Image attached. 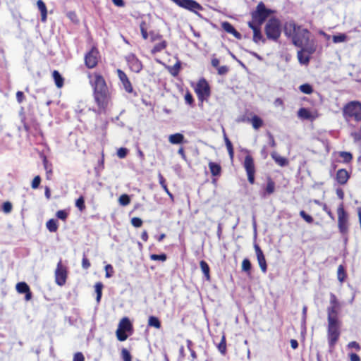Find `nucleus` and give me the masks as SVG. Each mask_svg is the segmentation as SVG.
<instances>
[{"label": "nucleus", "mask_w": 361, "mask_h": 361, "mask_svg": "<svg viewBox=\"0 0 361 361\" xmlns=\"http://www.w3.org/2000/svg\"><path fill=\"white\" fill-rule=\"evenodd\" d=\"M89 78L93 88L94 100L99 108L104 111L111 99V89L101 75L95 73L92 77L89 75Z\"/></svg>", "instance_id": "obj_1"}, {"label": "nucleus", "mask_w": 361, "mask_h": 361, "mask_svg": "<svg viewBox=\"0 0 361 361\" xmlns=\"http://www.w3.org/2000/svg\"><path fill=\"white\" fill-rule=\"evenodd\" d=\"M285 34L291 37L292 43L297 47H302L310 38V32L306 28L296 25L294 22H290L285 27Z\"/></svg>", "instance_id": "obj_2"}, {"label": "nucleus", "mask_w": 361, "mask_h": 361, "mask_svg": "<svg viewBox=\"0 0 361 361\" xmlns=\"http://www.w3.org/2000/svg\"><path fill=\"white\" fill-rule=\"evenodd\" d=\"M343 114L348 121L354 120L357 122L361 121V103L352 101L346 104L343 109Z\"/></svg>", "instance_id": "obj_3"}, {"label": "nucleus", "mask_w": 361, "mask_h": 361, "mask_svg": "<svg viewBox=\"0 0 361 361\" xmlns=\"http://www.w3.org/2000/svg\"><path fill=\"white\" fill-rule=\"evenodd\" d=\"M264 32L267 39L277 42L281 33L280 20L276 18H270L265 25Z\"/></svg>", "instance_id": "obj_4"}, {"label": "nucleus", "mask_w": 361, "mask_h": 361, "mask_svg": "<svg viewBox=\"0 0 361 361\" xmlns=\"http://www.w3.org/2000/svg\"><path fill=\"white\" fill-rule=\"evenodd\" d=\"M341 322L339 319L328 320L327 338L330 348H333L341 334Z\"/></svg>", "instance_id": "obj_5"}, {"label": "nucleus", "mask_w": 361, "mask_h": 361, "mask_svg": "<svg viewBox=\"0 0 361 361\" xmlns=\"http://www.w3.org/2000/svg\"><path fill=\"white\" fill-rule=\"evenodd\" d=\"M273 13V11L266 8L265 4L260 1L255 11L251 13L252 20L262 25L266 19Z\"/></svg>", "instance_id": "obj_6"}, {"label": "nucleus", "mask_w": 361, "mask_h": 361, "mask_svg": "<svg viewBox=\"0 0 361 361\" xmlns=\"http://www.w3.org/2000/svg\"><path fill=\"white\" fill-rule=\"evenodd\" d=\"M337 214L338 230L341 234H346L348 231V216L343 208V204H341L338 207Z\"/></svg>", "instance_id": "obj_7"}, {"label": "nucleus", "mask_w": 361, "mask_h": 361, "mask_svg": "<svg viewBox=\"0 0 361 361\" xmlns=\"http://www.w3.org/2000/svg\"><path fill=\"white\" fill-rule=\"evenodd\" d=\"M195 91L198 97L199 100L202 102L207 99L211 93L210 87L204 78H201L198 81L195 88Z\"/></svg>", "instance_id": "obj_8"}, {"label": "nucleus", "mask_w": 361, "mask_h": 361, "mask_svg": "<svg viewBox=\"0 0 361 361\" xmlns=\"http://www.w3.org/2000/svg\"><path fill=\"white\" fill-rule=\"evenodd\" d=\"M178 6L197 13L203 9L202 6L195 0H171Z\"/></svg>", "instance_id": "obj_9"}, {"label": "nucleus", "mask_w": 361, "mask_h": 361, "mask_svg": "<svg viewBox=\"0 0 361 361\" xmlns=\"http://www.w3.org/2000/svg\"><path fill=\"white\" fill-rule=\"evenodd\" d=\"M244 168L246 171L247 180L250 184H254L255 183V167L254 164L253 158L250 155H247L245 157Z\"/></svg>", "instance_id": "obj_10"}, {"label": "nucleus", "mask_w": 361, "mask_h": 361, "mask_svg": "<svg viewBox=\"0 0 361 361\" xmlns=\"http://www.w3.org/2000/svg\"><path fill=\"white\" fill-rule=\"evenodd\" d=\"M99 53L96 48H92L90 51H89L85 55V64L88 68H94L98 63Z\"/></svg>", "instance_id": "obj_11"}, {"label": "nucleus", "mask_w": 361, "mask_h": 361, "mask_svg": "<svg viewBox=\"0 0 361 361\" xmlns=\"http://www.w3.org/2000/svg\"><path fill=\"white\" fill-rule=\"evenodd\" d=\"M56 283L59 286L65 284L67 278L66 268L62 265L61 260L57 264V267L55 271Z\"/></svg>", "instance_id": "obj_12"}, {"label": "nucleus", "mask_w": 361, "mask_h": 361, "mask_svg": "<svg viewBox=\"0 0 361 361\" xmlns=\"http://www.w3.org/2000/svg\"><path fill=\"white\" fill-rule=\"evenodd\" d=\"M117 75L121 81L123 88L128 93L133 92V87L127 75L121 69H117Z\"/></svg>", "instance_id": "obj_13"}, {"label": "nucleus", "mask_w": 361, "mask_h": 361, "mask_svg": "<svg viewBox=\"0 0 361 361\" xmlns=\"http://www.w3.org/2000/svg\"><path fill=\"white\" fill-rule=\"evenodd\" d=\"M128 64L132 71L135 73H140L142 69V64L141 61L134 55L130 54L127 58Z\"/></svg>", "instance_id": "obj_14"}, {"label": "nucleus", "mask_w": 361, "mask_h": 361, "mask_svg": "<svg viewBox=\"0 0 361 361\" xmlns=\"http://www.w3.org/2000/svg\"><path fill=\"white\" fill-rule=\"evenodd\" d=\"M254 248L256 252L257 259L259 267L263 273H266L267 270V265L264 255L261 250L260 247L257 244L254 245Z\"/></svg>", "instance_id": "obj_15"}, {"label": "nucleus", "mask_w": 361, "mask_h": 361, "mask_svg": "<svg viewBox=\"0 0 361 361\" xmlns=\"http://www.w3.org/2000/svg\"><path fill=\"white\" fill-rule=\"evenodd\" d=\"M300 50L309 55L313 54L317 50V44L314 39H308V42H305L303 47H300Z\"/></svg>", "instance_id": "obj_16"}, {"label": "nucleus", "mask_w": 361, "mask_h": 361, "mask_svg": "<svg viewBox=\"0 0 361 361\" xmlns=\"http://www.w3.org/2000/svg\"><path fill=\"white\" fill-rule=\"evenodd\" d=\"M221 27L226 32L232 34L236 39H240L241 34L238 32L229 22H223Z\"/></svg>", "instance_id": "obj_17"}, {"label": "nucleus", "mask_w": 361, "mask_h": 361, "mask_svg": "<svg viewBox=\"0 0 361 361\" xmlns=\"http://www.w3.org/2000/svg\"><path fill=\"white\" fill-rule=\"evenodd\" d=\"M349 178L350 174L345 169H339L336 173V180L341 185L345 184Z\"/></svg>", "instance_id": "obj_18"}, {"label": "nucleus", "mask_w": 361, "mask_h": 361, "mask_svg": "<svg viewBox=\"0 0 361 361\" xmlns=\"http://www.w3.org/2000/svg\"><path fill=\"white\" fill-rule=\"evenodd\" d=\"M340 307L329 306L327 307V320H336L338 319Z\"/></svg>", "instance_id": "obj_19"}, {"label": "nucleus", "mask_w": 361, "mask_h": 361, "mask_svg": "<svg viewBox=\"0 0 361 361\" xmlns=\"http://www.w3.org/2000/svg\"><path fill=\"white\" fill-rule=\"evenodd\" d=\"M271 156L274 161L281 167L286 166L288 164V160L286 158L280 156L276 152H272Z\"/></svg>", "instance_id": "obj_20"}, {"label": "nucleus", "mask_w": 361, "mask_h": 361, "mask_svg": "<svg viewBox=\"0 0 361 361\" xmlns=\"http://www.w3.org/2000/svg\"><path fill=\"white\" fill-rule=\"evenodd\" d=\"M37 6L41 13V20L45 22L47 17V9L44 2L42 0H37Z\"/></svg>", "instance_id": "obj_21"}, {"label": "nucleus", "mask_w": 361, "mask_h": 361, "mask_svg": "<svg viewBox=\"0 0 361 361\" xmlns=\"http://www.w3.org/2000/svg\"><path fill=\"white\" fill-rule=\"evenodd\" d=\"M298 116L300 118L311 121L314 120L315 118L307 109L304 107H302L298 110Z\"/></svg>", "instance_id": "obj_22"}, {"label": "nucleus", "mask_w": 361, "mask_h": 361, "mask_svg": "<svg viewBox=\"0 0 361 361\" xmlns=\"http://www.w3.org/2000/svg\"><path fill=\"white\" fill-rule=\"evenodd\" d=\"M184 135L181 133H175L170 135L169 137V141L173 145L181 144L184 142Z\"/></svg>", "instance_id": "obj_23"}, {"label": "nucleus", "mask_w": 361, "mask_h": 361, "mask_svg": "<svg viewBox=\"0 0 361 361\" xmlns=\"http://www.w3.org/2000/svg\"><path fill=\"white\" fill-rule=\"evenodd\" d=\"M266 41L267 39L263 37L260 27H259L257 29H254L253 42H255L256 44H259V42L265 44Z\"/></svg>", "instance_id": "obj_24"}, {"label": "nucleus", "mask_w": 361, "mask_h": 361, "mask_svg": "<svg viewBox=\"0 0 361 361\" xmlns=\"http://www.w3.org/2000/svg\"><path fill=\"white\" fill-rule=\"evenodd\" d=\"M209 168L213 176H218L221 174V167L220 164L216 162L210 161L209 163Z\"/></svg>", "instance_id": "obj_25"}, {"label": "nucleus", "mask_w": 361, "mask_h": 361, "mask_svg": "<svg viewBox=\"0 0 361 361\" xmlns=\"http://www.w3.org/2000/svg\"><path fill=\"white\" fill-rule=\"evenodd\" d=\"M132 324L128 317H123L119 322L118 329H122L123 331H128L131 330Z\"/></svg>", "instance_id": "obj_26"}, {"label": "nucleus", "mask_w": 361, "mask_h": 361, "mask_svg": "<svg viewBox=\"0 0 361 361\" xmlns=\"http://www.w3.org/2000/svg\"><path fill=\"white\" fill-rule=\"evenodd\" d=\"M305 52L299 50L297 53L299 63L302 65H307L310 61V55H305Z\"/></svg>", "instance_id": "obj_27"}, {"label": "nucleus", "mask_w": 361, "mask_h": 361, "mask_svg": "<svg viewBox=\"0 0 361 361\" xmlns=\"http://www.w3.org/2000/svg\"><path fill=\"white\" fill-rule=\"evenodd\" d=\"M200 265L202 271L203 272L206 279L207 281H209L210 280V274H209L210 269H209L208 264L205 261L202 260L200 262Z\"/></svg>", "instance_id": "obj_28"}, {"label": "nucleus", "mask_w": 361, "mask_h": 361, "mask_svg": "<svg viewBox=\"0 0 361 361\" xmlns=\"http://www.w3.org/2000/svg\"><path fill=\"white\" fill-rule=\"evenodd\" d=\"M55 84L57 87L60 88L63 85V78L57 71H54L52 73Z\"/></svg>", "instance_id": "obj_29"}, {"label": "nucleus", "mask_w": 361, "mask_h": 361, "mask_svg": "<svg viewBox=\"0 0 361 361\" xmlns=\"http://www.w3.org/2000/svg\"><path fill=\"white\" fill-rule=\"evenodd\" d=\"M250 122L252 123V127L255 129V130H257L259 129L260 127L262 126L263 125V121L262 119L257 116V115H254L251 119H250Z\"/></svg>", "instance_id": "obj_30"}, {"label": "nucleus", "mask_w": 361, "mask_h": 361, "mask_svg": "<svg viewBox=\"0 0 361 361\" xmlns=\"http://www.w3.org/2000/svg\"><path fill=\"white\" fill-rule=\"evenodd\" d=\"M159 183L160 185H161L162 188L164 189V190L166 192V194L169 196V197L171 198V200L172 201H173V194L169 190L168 188H167V185L165 183V179L163 177V176L159 173Z\"/></svg>", "instance_id": "obj_31"}, {"label": "nucleus", "mask_w": 361, "mask_h": 361, "mask_svg": "<svg viewBox=\"0 0 361 361\" xmlns=\"http://www.w3.org/2000/svg\"><path fill=\"white\" fill-rule=\"evenodd\" d=\"M47 228L51 233L56 232L58 229L57 221L54 219H49L46 224Z\"/></svg>", "instance_id": "obj_32"}, {"label": "nucleus", "mask_w": 361, "mask_h": 361, "mask_svg": "<svg viewBox=\"0 0 361 361\" xmlns=\"http://www.w3.org/2000/svg\"><path fill=\"white\" fill-rule=\"evenodd\" d=\"M332 40L335 44L344 42L348 40V36L345 33H339L338 35H333Z\"/></svg>", "instance_id": "obj_33"}, {"label": "nucleus", "mask_w": 361, "mask_h": 361, "mask_svg": "<svg viewBox=\"0 0 361 361\" xmlns=\"http://www.w3.org/2000/svg\"><path fill=\"white\" fill-rule=\"evenodd\" d=\"M167 46V42L165 40H163L160 43H158L154 45L153 49H152L151 52L152 54H154L156 53L161 51L163 49H164Z\"/></svg>", "instance_id": "obj_34"}, {"label": "nucleus", "mask_w": 361, "mask_h": 361, "mask_svg": "<svg viewBox=\"0 0 361 361\" xmlns=\"http://www.w3.org/2000/svg\"><path fill=\"white\" fill-rule=\"evenodd\" d=\"M148 325L155 327L156 329H159L161 327V322L157 317L150 316L148 319Z\"/></svg>", "instance_id": "obj_35"}, {"label": "nucleus", "mask_w": 361, "mask_h": 361, "mask_svg": "<svg viewBox=\"0 0 361 361\" xmlns=\"http://www.w3.org/2000/svg\"><path fill=\"white\" fill-rule=\"evenodd\" d=\"M224 140H225L226 146L228 149V152L230 156V158L232 159L233 158V155H234L233 147V145H232L231 142L228 138V137L226 135V134H224Z\"/></svg>", "instance_id": "obj_36"}, {"label": "nucleus", "mask_w": 361, "mask_h": 361, "mask_svg": "<svg viewBox=\"0 0 361 361\" xmlns=\"http://www.w3.org/2000/svg\"><path fill=\"white\" fill-rule=\"evenodd\" d=\"M16 288L19 293H24L28 292L30 287L25 282H19L16 284Z\"/></svg>", "instance_id": "obj_37"}, {"label": "nucleus", "mask_w": 361, "mask_h": 361, "mask_svg": "<svg viewBox=\"0 0 361 361\" xmlns=\"http://www.w3.org/2000/svg\"><path fill=\"white\" fill-rule=\"evenodd\" d=\"M181 68V63L179 60L176 61V63L169 69L170 73L173 76H176L180 72Z\"/></svg>", "instance_id": "obj_38"}, {"label": "nucleus", "mask_w": 361, "mask_h": 361, "mask_svg": "<svg viewBox=\"0 0 361 361\" xmlns=\"http://www.w3.org/2000/svg\"><path fill=\"white\" fill-rule=\"evenodd\" d=\"M217 348L219 351L222 354L224 355L226 352V337L224 335L222 336L221 340L219 345H217Z\"/></svg>", "instance_id": "obj_39"}, {"label": "nucleus", "mask_w": 361, "mask_h": 361, "mask_svg": "<svg viewBox=\"0 0 361 361\" xmlns=\"http://www.w3.org/2000/svg\"><path fill=\"white\" fill-rule=\"evenodd\" d=\"M251 268H252V264H251L250 261L247 258L244 259L242 262V271L250 274Z\"/></svg>", "instance_id": "obj_40"}, {"label": "nucleus", "mask_w": 361, "mask_h": 361, "mask_svg": "<svg viewBox=\"0 0 361 361\" xmlns=\"http://www.w3.org/2000/svg\"><path fill=\"white\" fill-rule=\"evenodd\" d=\"M299 89L302 93H305L307 94H310L312 93V92H313V88H312V85H310L308 83H305V84L301 85L299 87Z\"/></svg>", "instance_id": "obj_41"}, {"label": "nucleus", "mask_w": 361, "mask_h": 361, "mask_svg": "<svg viewBox=\"0 0 361 361\" xmlns=\"http://www.w3.org/2000/svg\"><path fill=\"white\" fill-rule=\"evenodd\" d=\"M94 288H95V292L97 293L96 300L99 302L101 300L102 295L103 285L102 283L99 282L95 284Z\"/></svg>", "instance_id": "obj_42"}, {"label": "nucleus", "mask_w": 361, "mask_h": 361, "mask_svg": "<svg viewBox=\"0 0 361 361\" xmlns=\"http://www.w3.org/2000/svg\"><path fill=\"white\" fill-rule=\"evenodd\" d=\"M274 189H275V183L271 178H269L267 180V185L266 187V192L268 195H271L274 192Z\"/></svg>", "instance_id": "obj_43"}, {"label": "nucleus", "mask_w": 361, "mask_h": 361, "mask_svg": "<svg viewBox=\"0 0 361 361\" xmlns=\"http://www.w3.org/2000/svg\"><path fill=\"white\" fill-rule=\"evenodd\" d=\"M118 201L121 205L126 206L130 204V198L128 195L123 194L120 196Z\"/></svg>", "instance_id": "obj_44"}, {"label": "nucleus", "mask_w": 361, "mask_h": 361, "mask_svg": "<svg viewBox=\"0 0 361 361\" xmlns=\"http://www.w3.org/2000/svg\"><path fill=\"white\" fill-rule=\"evenodd\" d=\"M166 255L164 253L157 255V254H152L150 255V259L154 261H161L164 262L166 260Z\"/></svg>", "instance_id": "obj_45"}, {"label": "nucleus", "mask_w": 361, "mask_h": 361, "mask_svg": "<svg viewBox=\"0 0 361 361\" xmlns=\"http://www.w3.org/2000/svg\"><path fill=\"white\" fill-rule=\"evenodd\" d=\"M126 331H123L122 329L116 330V336L118 341H124L127 339L128 335L126 333Z\"/></svg>", "instance_id": "obj_46"}, {"label": "nucleus", "mask_w": 361, "mask_h": 361, "mask_svg": "<svg viewBox=\"0 0 361 361\" xmlns=\"http://www.w3.org/2000/svg\"><path fill=\"white\" fill-rule=\"evenodd\" d=\"M43 164H44V169L46 170V172H47V178H49V176L51 175V173H52V170H51V164H49L46 157H44L43 159Z\"/></svg>", "instance_id": "obj_47"}, {"label": "nucleus", "mask_w": 361, "mask_h": 361, "mask_svg": "<svg viewBox=\"0 0 361 361\" xmlns=\"http://www.w3.org/2000/svg\"><path fill=\"white\" fill-rule=\"evenodd\" d=\"M338 279L343 282L344 281V279L345 277V272L343 267L342 265H340L338 268Z\"/></svg>", "instance_id": "obj_48"}, {"label": "nucleus", "mask_w": 361, "mask_h": 361, "mask_svg": "<svg viewBox=\"0 0 361 361\" xmlns=\"http://www.w3.org/2000/svg\"><path fill=\"white\" fill-rule=\"evenodd\" d=\"M339 155L341 158L343 159L344 162L348 163L351 161L353 157L350 152H341Z\"/></svg>", "instance_id": "obj_49"}, {"label": "nucleus", "mask_w": 361, "mask_h": 361, "mask_svg": "<svg viewBox=\"0 0 361 361\" xmlns=\"http://www.w3.org/2000/svg\"><path fill=\"white\" fill-rule=\"evenodd\" d=\"M300 216L307 223L311 224L313 222V218L307 214L305 211L302 210L300 212Z\"/></svg>", "instance_id": "obj_50"}, {"label": "nucleus", "mask_w": 361, "mask_h": 361, "mask_svg": "<svg viewBox=\"0 0 361 361\" xmlns=\"http://www.w3.org/2000/svg\"><path fill=\"white\" fill-rule=\"evenodd\" d=\"M75 206L79 209L80 211H82L85 209V206L83 197L81 196L76 200Z\"/></svg>", "instance_id": "obj_51"}, {"label": "nucleus", "mask_w": 361, "mask_h": 361, "mask_svg": "<svg viewBox=\"0 0 361 361\" xmlns=\"http://www.w3.org/2000/svg\"><path fill=\"white\" fill-rule=\"evenodd\" d=\"M121 355L123 361H131L132 357L130 353V352L126 349L123 348L121 351Z\"/></svg>", "instance_id": "obj_52"}, {"label": "nucleus", "mask_w": 361, "mask_h": 361, "mask_svg": "<svg viewBox=\"0 0 361 361\" xmlns=\"http://www.w3.org/2000/svg\"><path fill=\"white\" fill-rule=\"evenodd\" d=\"M128 152V149L127 148H126V147H121L117 151V156L120 159H123V158H125L127 156Z\"/></svg>", "instance_id": "obj_53"}, {"label": "nucleus", "mask_w": 361, "mask_h": 361, "mask_svg": "<svg viewBox=\"0 0 361 361\" xmlns=\"http://www.w3.org/2000/svg\"><path fill=\"white\" fill-rule=\"evenodd\" d=\"M56 216L58 219L66 221L68 217V212L66 210H59L56 212Z\"/></svg>", "instance_id": "obj_54"}, {"label": "nucleus", "mask_w": 361, "mask_h": 361, "mask_svg": "<svg viewBox=\"0 0 361 361\" xmlns=\"http://www.w3.org/2000/svg\"><path fill=\"white\" fill-rule=\"evenodd\" d=\"M105 276L106 278H111L114 274V268L111 264H107L105 266Z\"/></svg>", "instance_id": "obj_55"}, {"label": "nucleus", "mask_w": 361, "mask_h": 361, "mask_svg": "<svg viewBox=\"0 0 361 361\" xmlns=\"http://www.w3.org/2000/svg\"><path fill=\"white\" fill-rule=\"evenodd\" d=\"M131 224L135 228H139L142 224V220L140 218L138 217H133L131 219Z\"/></svg>", "instance_id": "obj_56"}, {"label": "nucleus", "mask_w": 361, "mask_h": 361, "mask_svg": "<svg viewBox=\"0 0 361 361\" xmlns=\"http://www.w3.org/2000/svg\"><path fill=\"white\" fill-rule=\"evenodd\" d=\"M40 182H41L40 176H35L32 181V185H31L32 188L33 189H37L39 187Z\"/></svg>", "instance_id": "obj_57"}, {"label": "nucleus", "mask_w": 361, "mask_h": 361, "mask_svg": "<svg viewBox=\"0 0 361 361\" xmlns=\"http://www.w3.org/2000/svg\"><path fill=\"white\" fill-rule=\"evenodd\" d=\"M2 209L5 213H9L12 210V204L10 202H5L2 205Z\"/></svg>", "instance_id": "obj_58"}, {"label": "nucleus", "mask_w": 361, "mask_h": 361, "mask_svg": "<svg viewBox=\"0 0 361 361\" xmlns=\"http://www.w3.org/2000/svg\"><path fill=\"white\" fill-rule=\"evenodd\" d=\"M330 305L340 307L339 302L338 301L336 295L333 293L331 294Z\"/></svg>", "instance_id": "obj_59"}, {"label": "nucleus", "mask_w": 361, "mask_h": 361, "mask_svg": "<svg viewBox=\"0 0 361 361\" xmlns=\"http://www.w3.org/2000/svg\"><path fill=\"white\" fill-rule=\"evenodd\" d=\"M73 361H85V357L81 352L74 354Z\"/></svg>", "instance_id": "obj_60"}, {"label": "nucleus", "mask_w": 361, "mask_h": 361, "mask_svg": "<svg viewBox=\"0 0 361 361\" xmlns=\"http://www.w3.org/2000/svg\"><path fill=\"white\" fill-rule=\"evenodd\" d=\"M348 348H355L357 351L361 350L360 344L356 341H351L348 344Z\"/></svg>", "instance_id": "obj_61"}, {"label": "nucleus", "mask_w": 361, "mask_h": 361, "mask_svg": "<svg viewBox=\"0 0 361 361\" xmlns=\"http://www.w3.org/2000/svg\"><path fill=\"white\" fill-rule=\"evenodd\" d=\"M90 261L88 260V259L85 257V255H84L83 257H82V267L84 269H87L90 268Z\"/></svg>", "instance_id": "obj_62"}, {"label": "nucleus", "mask_w": 361, "mask_h": 361, "mask_svg": "<svg viewBox=\"0 0 361 361\" xmlns=\"http://www.w3.org/2000/svg\"><path fill=\"white\" fill-rule=\"evenodd\" d=\"M217 71L219 75H223L228 73V68L226 66H219Z\"/></svg>", "instance_id": "obj_63"}, {"label": "nucleus", "mask_w": 361, "mask_h": 361, "mask_svg": "<svg viewBox=\"0 0 361 361\" xmlns=\"http://www.w3.org/2000/svg\"><path fill=\"white\" fill-rule=\"evenodd\" d=\"M185 100L187 104L189 105H192L193 104L194 99L192 95L190 92H187L185 95Z\"/></svg>", "instance_id": "obj_64"}]
</instances>
